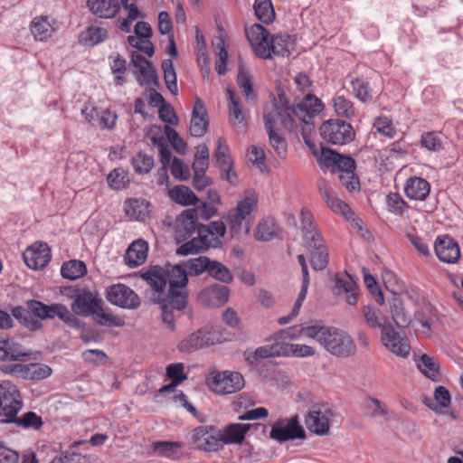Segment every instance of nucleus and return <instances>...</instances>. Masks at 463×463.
<instances>
[{
	"instance_id": "f257e3e1",
	"label": "nucleus",
	"mask_w": 463,
	"mask_h": 463,
	"mask_svg": "<svg viewBox=\"0 0 463 463\" xmlns=\"http://www.w3.org/2000/svg\"><path fill=\"white\" fill-rule=\"evenodd\" d=\"M323 104L314 95H307L299 103L292 106L274 101L267 105L264 109L265 128L271 147L281 157L287 155L288 145L286 139L277 132L279 127L294 131L298 124H309L312 118L322 111Z\"/></svg>"
},
{
	"instance_id": "f03ea898",
	"label": "nucleus",
	"mask_w": 463,
	"mask_h": 463,
	"mask_svg": "<svg viewBox=\"0 0 463 463\" xmlns=\"http://www.w3.org/2000/svg\"><path fill=\"white\" fill-rule=\"evenodd\" d=\"M245 33L255 55L269 60L274 56H288L294 49V40L288 34L270 36L260 24H254L246 27Z\"/></svg>"
},
{
	"instance_id": "7ed1b4c3",
	"label": "nucleus",
	"mask_w": 463,
	"mask_h": 463,
	"mask_svg": "<svg viewBox=\"0 0 463 463\" xmlns=\"http://www.w3.org/2000/svg\"><path fill=\"white\" fill-rule=\"evenodd\" d=\"M188 273L182 264L167 267V284L169 290L167 298L161 305L162 320L169 329H175L173 309L182 311L187 305Z\"/></svg>"
},
{
	"instance_id": "20e7f679",
	"label": "nucleus",
	"mask_w": 463,
	"mask_h": 463,
	"mask_svg": "<svg viewBox=\"0 0 463 463\" xmlns=\"http://www.w3.org/2000/svg\"><path fill=\"white\" fill-rule=\"evenodd\" d=\"M301 225L304 243L310 254V262L314 269H324L328 262V252L320 233L313 222L309 210H301Z\"/></svg>"
},
{
	"instance_id": "39448f33",
	"label": "nucleus",
	"mask_w": 463,
	"mask_h": 463,
	"mask_svg": "<svg viewBox=\"0 0 463 463\" xmlns=\"http://www.w3.org/2000/svg\"><path fill=\"white\" fill-rule=\"evenodd\" d=\"M313 339L334 355H343L346 351L345 334L335 326H326L321 321H315Z\"/></svg>"
},
{
	"instance_id": "423d86ee",
	"label": "nucleus",
	"mask_w": 463,
	"mask_h": 463,
	"mask_svg": "<svg viewBox=\"0 0 463 463\" xmlns=\"http://www.w3.org/2000/svg\"><path fill=\"white\" fill-rule=\"evenodd\" d=\"M213 214V208L203 203L195 208H189L182 212L176 223V233L178 238H185L198 231V219H209Z\"/></svg>"
},
{
	"instance_id": "0eeeda50",
	"label": "nucleus",
	"mask_w": 463,
	"mask_h": 463,
	"mask_svg": "<svg viewBox=\"0 0 463 463\" xmlns=\"http://www.w3.org/2000/svg\"><path fill=\"white\" fill-rule=\"evenodd\" d=\"M306 144L312 148L313 155L317 157L319 165L323 169H330L333 173L340 172L339 179L343 185L347 187L345 174L347 173V156L326 147L317 150L315 146L306 140Z\"/></svg>"
},
{
	"instance_id": "6e6552de",
	"label": "nucleus",
	"mask_w": 463,
	"mask_h": 463,
	"mask_svg": "<svg viewBox=\"0 0 463 463\" xmlns=\"http://www.w3.org/2000/svg\"><path fill=\"white\" fill-rule=\"evenodd\" d=\"M23 407L20 393L14 384L4 381L0 383V417L3 421L13 422Z\"/></svg>"
},
{
	"instance_id": "1a4fd4ad",
	"label": "nucleus",
	"mask_w": 463,
	"mask_h": 463,
	"mask_svg": "<svg viewBox=\"0 0 463 463\" xmlns=\"http://www.w3.org/2000/svg\"><path fill=\"white\" fill-rule=\"evenodd\" d=\"M209 388L217 394H230L241 391L244 386V379L237 372H217L207 378Z\"/></svg>"
},
{
	"instance_id": "9d476101",
	"label": "nucleus",
	"mask_w": 463,
	"mask_h": 463,
	"mask_svg": "<svg viewBox=\"0 0 463 463\" xmlns=\"http://www.w3.org/2000/svg\"><path fill=\"white\" fill-rule=\"evenodd\" d=\"M195 449L205 452H216L222 447L220 429L214 425H201L190 433Z\"/></svg>"
},
{
	"instance_id": "9b49d317",
	"label": "nucleus",
	"mask_w": 463,
	"mask_h": 463,
	"mask_svg": "<svg viewBox=\"0 0 463 463\" xmlns=\"http://www.w3.org/2000/svg\"><path fill=\"white\" fill-rule=\"evenodd\" d=\"M106 298L110 304L125 309H136L140 306V298L137 294L121 283L107 288Z\"/></svg>"
},
{
	"instance_id": "f8f14e48",
	"label": "nucleus",
	"mask_w": 463,
	"mask_h": 463,
	"mask_svg": "<svg viewBox=\"0 0 463 463\" xmlns=\"http://www.w3.org/2000/svg\"><path fill=\"white\" fill-rule=\"evenodd\" d=\"M29 308L35 317L41 319L58 317L69 326H73L76 322L74 315L62 304L45 305L40 301L33 300L29 302Z\"/></svg>"
},
{
	"instance_id": "ddd939ff",
	"label": "nucleus",
	"mask_w": 463,
	"mask_h": 463,
	"mask_svg": "<svg viewBox=\"0 0 463 463\" xmlns=\"http://www.w3.org/2000/svg\"><path fill=\"white\" fill-rule=\"evenodd\" d=\"M381 342L387 350L399 357L407 358L411 354V345L407 337L401 335L392 323L383 328Z\"/></svg>"
},
{
	"instance_id": "4468645a",
	"label": "nucleus",
	"mask_w": 463,
	"mask_h": 463,
	"mask_svg": "<svg viewBox=\"0 0 463 463\" xmlns=\"http://www.w3.org/2000/svg\"><path fill=\"white\" fill-rule=\"evenodd\" d=\"M219 341L220 337L215 332L203 328L184 337L179 342L177 347L180 352L190 354L201 348L213 345Z\"/></svg>"
},
{
	"instance_id": "2eb2a0df",
	"label": "nucleus",
	"mask_w": 463,
	"mask_h": 463,
	"mask_svg": "<svg viewBox=\"0 0 463 463\" xmlns=\"http://www.w3.org/2000/svg\"><path fill=\"white\" fill-rule=\"evenodd\" d=\"M269 436L272 439L284 442L289 439H304L305 430L299 424L298 416L280 420L272 427Z\"/></svg>"
},
{
	"instance_id": "dca6fc26",
	"label": "nucleus",
	"mask_w": 463,
	"mask_h": 463,
	"mask_svg": "<svg viewBox=\"0 0 463 463\" xmlns=\"http://www.w3.org/2000/svg\"><path fill=\"white\" fill-rule=\"evenodd\" d=\"M102 299L90 291H82L74 296L71 310L78 316H94L102 306Z\"/></svg>"
},
{
	"instance_id": "f3484780",
	"label": "nucleus",
	"mask_w": 463,
	"mask_h": 463,
	"mask_svg": "<svg viewBox=\"0 0 463 463\" xmlns=\"http://www.w3.org/2000/svg\"><path fill=\"white\" fill-rule=\"evenodd\" d=\"M24 260L32 269H44L51 260V250L46 243H34L25 250Z\"/></svg>"
},
{
	"instance_id": "a211bd4d",
	"label": "nucleus",
	"mask_w": 463,
	"mask_h": 463,
	"mask_svg": "<svg viewBox=\"0 0 463 463\" xmlns=\"http://www.w3.org/2000/svg\"><path fill=\"white\" fill-rule=\"evenodd\" d=\"M331 411L326 408L314 406L307 413L305 424L313 433L323 436L329 430Z\"/></svg>"
},
{
	"instance_id": "6ab92c4d",
	"label": "nucleus",
	"mask_w": 463,
	"mask_h": 463,
	"mask_svg": "<svg viewBox=\"0 0 463 463\" xmlns=\"http://www.w3.org/2000/svg\"><path fill=\"white\" fill-rule=\"evenodd\" d=\"M31 34L36 42H48L58 29L55 19L47 15L34 17L29 25Z\"/></svg>"
},
{
	"instance_id": "aec40b11",
	"label": "nucleus",
	"mask_w": 463,
	"mask_h": 463,
	"mask_svg": "<svg viewBox=\"0 0 463 463\" xmlns=\"http://www.w3.org/2000/svg\"><path fill=\"white\" fill-rule=\"evenodd\" d=\"M321 137L333 145H344L347 138V125L341 119H329L319 128Z\"/></svg>"
},
{
	"instance_id": "412c9836",
	"label": "nucleus",
	"mask_w": 463,
	"mask_h": 463,
	"mask_svg": "<svg viewBox=\"0 0 463 463\" xmlns=\"http://www.w3.org/2000/svg\"><path fill=\"white\" fill-rule=\"evenodd\" d=\"M434 250L437 257L442 262L456 263L460 258L459 246L456 241L448 236H439L434 243Z\"/></svg>"
},
{
	"instance_id": "4be33fe9",
	"label": "nucleus",
	"mask_w": 463,
	"mask_h": 463,
	"mask_svg": "<svg viewBox=\"0 0 463 463\" xmlns=\"http://www.w3.org/2000/svg\"><path fill=\"white\" fill-rule=\"evenodd\" d=\"M227 96L229 99L228 112L230 123L237 132H245L248 123L241 109L240 98L236 96L231 88H227Z\"/></svg>"
},
{
	"instance_id": "5701e85b",
	"label": "nucleus",
	"mask_w": 463,
	"mask_h": 463,
	"mask_svg": "<svg viewBox=\"0 0 463 463\" xmlns=\"http://www.w3.org/2000/svg\"><path fill=\"white\" fill-rule=\"evenodd\" d=\"M198 301L207 307H219L228 301L227 287L213 284L202 289L197 296Z\"/></svg>"
},
{
	"instance_id": "b1692460",
	"label": "nucleus",
	"mask_w": 463,
	"mask_h": 463,
	"mask_svg": "<svg viewBox=\"0 0 463 463\" xmlns=\"http://www.w3.org/2000/svg\"><path fill=\"white\" fill-rule=\"evenodd\" d=\"M149 246L146 241L137 239L130 243L124 255L125 264L129 268H137L147 259Z\"/></svg>"
},
{
	"instance_id": "393cba45",
	"label": "nucleus",
	"mask_w": 463,
	"mask_h": 463,
	"mask_svg": "<svg viewBox=\"0 0 463 463\" xmlns=\"http://www.w3.org/2000/svg\"><path fill=\"white\" fill-rule=\"evenodd\" d=\"M226 226L227 224L223 221L211 222L208 225H200L198 233L202 240L206 241L207 247L217 248L226 232Z\"/></svg>"
},
{
	"instance_id": "a878e982",
	"label": "nucleus",
	"mask_w": 463,
	"mask_h": 463,
	"mask_svg": "<svg viewBox=\"0 0 463 463\" xmlns=\"http://www.w3.org/2000/svg\"><path fill=\"white\" fill-rule=\"evenodd\" d=\"M208 126L209 120L206 109L203 100L197 98L192 113L189 128L190 133L196 137H203L206 133Z\"/></svg>"
},
{
	"instance_id": "bb28decb",
	"label": "nucleus",
	"mask_w": 463,
	"mask_h": 463,
	"mask_svg": "<svg viewBox=\"0 0 463 463\" xmlns=\"http://www.w3.org/2000/svg\"><path fill=\"white\" fill-rule=\"evenodd\" d=\"M315 322L308 324L297 325L282 329L275 334L272 337L273 341L286 342L287 340H298L301 337L313 339L315 334Z\"/></svg>"
},
{
	"instance_id": "cd10ccee",
	"label": "nucleus",
	"mask_w": 463,
	"mask_h": 463,
	"mask_svg": "<svg viewBox=\"0 0 463 463\" xmlns=\"http://www.w3.org/2000/svg\"><path fill=\"white\" fill-rule=\"evenodd\" d=\"M90 12L100 19H112L120 10L118 0H87Z\"/></svg>"
},
{
	"instance_id": "c85d7f7f",
	"label": "nucleus",
	"mask_w": 463,
	"mask_h": 463,
	"mask_svg": "<svg viewBox=\"0 0 463 463\" xmlns=\"http://www.w3.org/2000/svg\"><path fill=\"white\" fill-rule=\"evenodd\" d=\"M251 425L248 423H230L220 429L222 447L223 445L241 444Z\"/></svg>"
},
{
	"instance_id": "c756f323",
	"label": "nucleus",
	"mask_w": 463,
	"mask_h": 463,
	"mask_svg": "<svg viewBox=\"0 0 463 463\" xmlns=\"http://www.w3.org/2000/svg\"><path fill=\"white\" fill-rule=\"evenodd\" d=\"M131 63L136 68L135 73L140 85L150 84L156 78L152 63L141 57L137 52L132 53Z\"/></svg>"
},
{
	"instance_id": "7c9ffc66",
	"label": "nucleus",
	"mask_w": 463,
	"mask_h": 463,
	"mask_svg": "<svg viewBox=\"0 0 463 463\" xmlns=\"http://www.w3.org/2000/svg\"><path fill=\"white\" fill-rule=\"evenodd\" d=\"M141 278L156 292L162 293L167 286V268L151 266L141 273Z\"/></svg>"
},
{
	"instance_id": "2f4dec72",
	"label": "nucleus",
	"mask_w": 463,
	"mask_h": 463,
	"mask_svg": "<svg viewBox=\"0 0 463 463\" xmlns=\"http://www.w3.org/2000/svg\"><path fill=\"white\" fill-rule=\"evenodd\" d=\"M430 192V183L421 177H410L404 185V193L411 200L423 201L428 197Z\"/></svg>"
},
{
	"instance_id": "473e14b6",
	"label": "nucleus",
	"mask_w": 463,
	"mask_h": 463,
	"mask_svg": "<svg viewBox=\"0 0 463 463\" xmlns=\"http://www.w3.org/2000/svg\"><path fill=\"white\" fill-rule=\"evenodd\" d=\"M31 353L12 339H0V361H24Z\"/></svg>"
},
{
	"instance_id": "72a5a7b5",
	"label": "nucleus",
	"mask_w": 463,
	"mask_h": 463,
	"mask_svg": "<svg viewBox=\"0 0 463 463\" xmlns=\"http://www.w3.org/2000/svg\"><path fill=\"white\" fill-rule=\"evenodd\" d=\"M108 35L109 32L106 27L91 24L80 33L79 42L82 45L92 47L103 43Z\"/></svg>"
},
{
	"instance_id": "f704fd0d",
	"label": "nucleus",
	"mask_w": 463,
	"mask_h": 463,
	"mask_svg": "<svg viewBox=\"0 0 463 463\" xmlns=\"http://www.w3.org/2000/svg\"><path fill=\"white\" fill-rule=\"evenodd\" d=\"M124 211L131 220L145 221L150 213V203L145 199L131 198L125 202Z\"/></svg>"
},
{
	"instance_id": "c9c22d12",
	"label": "nucleus",
	"mask_w": 463,
	"mask_h": 463,
	"mask_svg": "<svg viewBox=\"0 0 463 463\" xmlns=\"http://www.w3.org/2000/svg\"><path fill=\"white\" fill-rule=\"evenodd\" d=\"M389 306L393 323L400 328H407L411 323V317L406 310L402 300L398 297H393L389 301Z\"/></svg>"
},
{
	"instance_id": "e433bc0d",
	"label": "nucleus",
	"mask_w": 463,
	"mask_h": 463,
	"mask_svg": "<svg viewBox=\"0 0 463 463\" xmlns=\"http://www.w3.org/2000/svg\"><path fill=\"white\" fill-rule=\"evenodd\" d=\"M224 220L232 236H239L242 232L245 233L250 232L249 218L234 209L227 212Z\"/></svg>"
},
{
	"instance_id": "4c0bfd02",
	"label": "nucleus",
	"mask_w": 463,
	"mask_h": 463,
	"mask_svg": "<svg viewBox=\"0 0 463 463\" xmlns=\"http://www.w3.org/2000/svg\"><path fill=\"white\" fill-rule=\"evenodd\" d=\"M278 233L279 227L276 221L271 217H265L260 219L257 225L255 238L258 241H269L276 238Z\"/></svg>"
},
{
	"instance_id": "58836bf2",
	"label": "nucleus",
	"mask_w": 463,
	"mask_h": 463,
	"mask_svg": "<svg viewBox=\"0 0 463 463\" xmlns=\"http://www.w3.org/2000/svg\"><path fill=\"white\" fill-rule=\"evenodd\" d=\"M167 194L172 201L181 205L195 204L198 202L194 193L184 185H175L171 189L168 188Z\"/></svg>"
},
{
	"instance_id": "ea45409f",
	"label": "nucleus",
	"mask_w": 463,
	"mask_h": 463,
	"mask_svg": "<svg viewBox=\"0 0 463 463\" xmlns=\"http://www.w3.org/2000/svg\"><path fill=\"white\" fill-rule=\"evenodd\" d=\"M258 202L257 193L253 190H247L233 209L250 219L251 213L257 209Z\"/></svg>"
},
{
	"instance_id": "a19ab883",
	"label": "nucleus",
	"mask_w": 463,
	"mask_h": 463,
	"mask_svg": "<svg viewBox=\"0 0 463 463\" xmlns=\"http://www.w3.org/2000/svg\"><path fill=\"white\" fill-rule=\"evenodd\" d=\"M419 370L433 382L439 380V364L436 359L426 354H422L417 362Z\"/></svg>"
},
{
	"instance_id": "79ce46f5",
	"label": "nucleus",
	"mask_w": 463,
	"mask_h": 463,
	"mask_svg": "<svg viewBox=\"0 0 463 463\" xmlns=\"http://www.w3.org/2000/svg\"><path fill=\"white\" fill-rule=\"evenodd\" d=\"M434 401L430 398H424L423 403L433 411H438L439 408H448L451 402V396L449 390L444 386H439L434 391Z\"/></svg>"
},
{
	"instance_id": "37998d69",
	"label": "nucleus",
	"mask_w": 463,
	"mask_h": 463,
	"mask_svg": "<svg viewBox=\"0 0 463 463\" xmlns=\"http://www.w3.org/2000/svg\"><path fill=\"white\" fill-rule=\"evenodd\" d=\"M253 9L257 18L263 24H270L275 19L271 0H255Z\"/></svg>"
},
{
	"instance_id": "c03bdc74",
	"label": "nucleus",
	"mask_w": 463,
	"mask_h": 463,
	"mask_svg": "<svg viewBox=\"0 0 463 463\" xmlns=\"http://www.w3.org/2000/svg\"><path fill=\"white\" fill-rule=\"evenodd\" d=\"M274 356H283L282 342L274 341L272 344L260 346L255 350L251 356L248 355L247 359L250 362H253L256 358H269Z\"/></svg>"
},
{
	"instance_id": "a18cd8bd",
	"label": "nucleus",
	"mask_w": 463,
	"mask_h": 463,
	"mask_svg": "<svg viewBox=\"0 0 463 463\" xmlns=\"http://www.w3.org/2000/svg\"><path fill=\"white\" fill-rule=\"evenodd\" d=\"M13 315L14 317L20 320V322L28 329L34 331L38 330L42 327L43 324L41 322V318L35 317L32 311H26L22 307H15L13 310Z\"/></svg>"
},
{
	"instance_id": "49530a36",
	"label": "nucleus",
	"mask_w": 463,
	"mask_h": 463,
	"mask_svg": "<svg viewBox=\"0 0 463 463\" xmlns=\"http://www.w3.org/2000/svg\"><path fill=\"white\" fill-rule=\"evenodd\" d=\"M86 272L84 262L76 260L63 263L61 269L62 277L71 280L82 277Z\"/></svg>"
},
{
	"instance_id": "de8ad7c7",
	"label": "nucleus",
	"mask_w": 463,
	"mask_h": 463,
	"mask_svg": "<svg viewBox=\"0 0 463 463\" xmlns=\"http://www.w3.org/2000/svg\"><path fill=\"white\" fill-rule=\"evenodd\" d=\"M283 356L309 357L315 354V349L307 345L282 342Z\"/></svg>"
},
{
	"instance_id": "09e8293b",
	"label": "nucleus",
	"mask_w": 463,
	"mask_h": 463,
	"mask_svg": "<svg viewBox=\"0 0 463 463\" xmlns=\"http://www.w3.org/2000/svg\"><path fill=\"white\" fill-rule=\"evenodd\" d=\"M210 260L207 257L200 256L198 258L189 259L183 261L182 264L185 268L188 275L199 276L204 271L208 272Z\"/></svg>"
},
{
	"instance_id": "8fccbe9b",
	"label": "nucleus",
	"mask_w": 463,
	"mask_h": 463,
	"mask_svg": "<svg viewBox=\"0 0 463 463\" xmlns=\"http://www.w3.org/2000/svg\"><path fill=\"white\" fill-rule=\"evenodd\" d=\"M237 80L238 85L241 91L243 92L247 101L250 103H254L257 99V94L253 90L251 76L250 75V73L248 71L240 70Z\"/></svg>"
},
{
	"instance_id": "3c124183",
	"label": "nucleus",
	"mask_w": 463,
	"mask_h": 463,
	"mask_svg": "<svg viewBox=\"0 0 463 463\" xmlns=\"http://www.w3.org/2000/svg\"><path fill=\"white\" fill-rule=\"evenodd\" d=\"M323 198L326 200L327 206L338 215L347 219V204L341 199H339L335 194L325 190L322 191Z\"/></svg>"
},
{
	"instance_id": "603ef678",
	"label": "nucleus",
	"mask_w": 463,
	"mask_h": 463,
	"mask_svg": "<svg viewBox=\"0 0 463 463\" xmlns=\"http://www.w3.org/2000/svg\"><path fill=\"white\" fill-rule=\"evenodd\" d=\"M214 158L219 168L222 166H230L233 160L230 154V148L226 140L222 137L217 139V148L214 152Z\"/></svg>"
},
{
	"instance_id": "864d4df0",
	"label": "nucleus",
	"mask_w": 463,
	"mask_h": 463,
	"mask_svg": "<svg viewBox=\"0 0 463 463\" xmlns=\"http://www.w3.org/2000/svg\"><path fill=\"white\" fill-rule=\"evenodd\" d=\"M162 69L164 71V79L165 81V85L168 90L174 94L177 95L178 87H177V79L176 73L171 60H165L162 62Z\"/></svg>"
},
{
	"instance_id": "5fc2aeb1",
	"label": "nucleus",
	"mask_w": 463,
	"mask_h": 463,
	"mask_svg": "<svg viewBox=\"0 0 463 463\" xmlns=\"http://www.w3.org/2000/svg\"><path fill=\"white\" fill-rule=\"evenodd\" d=\"M182 443L176 441H156L153 443V449L158 456L173 458L177 455Z\"/></svg>"
},
{
	"instance_id": "6e6d98bb",
	"label": "nucleus",
	"mask_w": 463,
	"mask_h": 463,
	"mask_svg": "<svg viewBox=\"0 0 463 463\" xmlns=\"http://www.w3.org/2000/svg\"><path fill=\"white\" fill-rule=\"evenodd\" d=\"M208 273L223 283H230L233 279L231 270L219 261L210 260Z\"/></svg>"
},
{
	"instance_id": "4d7b16f0",
	"label": "nucleus",
	"mask_w": 463,
	"mask_h": 463,
	"mask_svg": "<svg viewBox=\"0 0 463 463\" xmlns=\"http://www.w3.org/2000/svg\"><path fill=\"white\" fill-rule=\"evenodd\" d=\"M107 181L112 189L121 190L126 187L129 179L127 171L122 168H116L108 175Z\"/></svg>"
},
{
	"instance_id": "13d9d810",
	"label": "nucleus",
	"mask_w": 463,
	"mask_h": 463,
	"mask_svg": "<svg viewBox=\"0 0 463 463\" xmlns=\"http://www.w3.org/2000/svg\"><path fill=\"white\" fill-rule=\"evenodd\" d=\"M206 241L202 240V237L198 234L197 238H193L191 241L181 245L176 252L179 255L186 256L190 254L198 253L201 250L207 249Z\"/></svg>"
},
{
	"instance_id": "bf43d9fd",
	"label": "nucleus",
	"mask_w": 463,
	"mask_h": 463,
	"mask_svg": "<svg viewBox=\"0 0 463 463\" xmlns=\"http://www.w3.org/2000/svg\"><path fill=\"white\" fill-rule=\"evenodd\" d=\"M122 6L124 9L128 11V14L127 18L118 20L119 29L124 33H129L131 30V24L138 17H141L142 14L135 4H129V2H127V5Z\"/></svg>"
},
{
	"instance_id": "052dcab7",
	"label": "nucleus",
	"mask_w": 463,
	"mask_h": 463,
	"mask_svg": "<svg viewBox=\"0 0 463 463\" xmlns=\"http://www.w3.org/2000/svg\"><path fill=\"white\" fill-rule=\"evenodd\" d=\"M363 314L366 323L373 328H381L383 331L385 325L391 324L387 317H379L376 311L371 307H364Z\"/></svg>"
},
{
	"instance_id": "680f3d73",
	"label": "nucleus",
	"mask_w": 463,
	"mask_h": 463,
	"mask_svg": "<svg viewBox=\"0 0 463 463\" xmlns=\"http://www.w3.org/2000/svg\"><path fill=\"white\" fill-rule=\"evenodd\" d=\"M349 224L354 230L356 234L364 241H371L373 235L362 219L354 215V213L349 209Z\"/></svg>"
},
{
	"instance_id": "e2e57ef3",
	"label": "nucleus",
	"mask_w": 463,
	"mask_h": 463,
	"mask_svg": "<svg viewBox=\"0 0 463 463\" xmlns=\"http://www.w3.org/2000/svg\"><path fill=\"white\" fill-rule=\"evenodd\" d=\"M94 316L97 322L101 326H123L125 325V321L121 317L115 316L112 313L106 312L102 308V306H100L99 311Z\"/></svg>"
},
{
	"instance_id": "0e129e2a",
	"label": "nucleus",
	"mask_w": 463,
	"mask_h": 463,
	"mask_svg": "<svg viewBox=\"0 0 463 463\" xmlns=\"http://www.w3.org/2000/svg\"><path fill=\"white\" fill-rule=\"evenodd\" d=\"M247 156L260 172H263L266 168V156L265 150L261 146H251L248 149Z\"/></svg>"
},
{
	"instance_id": "69168bd1",
	"label": "nucleus",
	"mask_w": 463,
	"mask_h": 463,
	"mask_svg": "<svg viewBox=\"0 0 463 463\" xmlns=\"http://www.w3.org/2000/svg\"><path fill=\"white\" fill-rule=\"evenodd\" d=\"M386 204L388 211L398 216H402L406 208V203L396 193H391L386 196Z\"/></svg>"
},
{
	"instance_id": "338daca9",
	"label": "nucleus",
	"mask_w": 463,
	"mask_h": 463,
	"mask_svg": "<svg viewBox=\"0 0 463 463\" xmlns=\"http://www.w3.org/2000/svg\"><path fill=\"white\" fill-rule=\"evenodd\" d=\"M347 275V270L345 269L343 274L335 273L330 281V291L335 297H340L347 293V282L345 276Z\"/></svg>"
},
{
	"instance_id": "774afa93",
	"label": "nucleus",
	"mask_w": 463,
	"mask_h": 463,
	"mask_svg": "<svg viewBox=\"0 0 463 463\" xmlns=\"http://www.w3.org/2000/svg\"><path fill=\"white\" fill-rule=\"evenodd\" d=\"M132 164L136 172L139 174H147L154 165V159L151 156L138 153L133 157Z\"/></svg>"
}]
</instances>
